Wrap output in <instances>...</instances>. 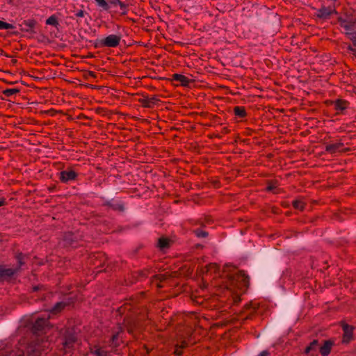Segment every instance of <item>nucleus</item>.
<instances>
[{
    "label": "nucleus",
    "instance_id": "nucleus-24",
    "mask_svg": "<svg viewBox=\"0 0 356 356\" xmlns=\"http://www.w3.org/2000/svg\"><path fill=\"white\" fill-rule=\"evenodd\" d=\"M109 207L111 208H112L113 210L118 211H123L124 209V205L122 203H115V204L109 203Z\"/></svg>",
    "mask_w": 356,
    "mask_h": 356
},
{
    "label": "nucleus",
    "instance_id": "nucleus-15",
    "mask_svg": "<svg viewBox=\"0 0 356 356\" xmlns=\"http://www.w3.org/2000/svg\"><path fill=\"white\" fill-rule=\"evenodd\" d=\"M307 203L303 198L296 199L292 202L293 207L298 211H303L305 208Z\"/></svg>",
    "mask_w": 356,
    "mask_h": 356
},
{
    "label": "nucleus",
    "instance_id": "nucleus-19",
    "mask_svg": "<svg viewBox=\"0 0 356 356\" xmlns=\"http://www.w3.org/2000/svg\"><path fill=\"white\" fill-rule=\"evenodd\" d=\"M234 113L238 118H243L247 115V112L243 106H235Z\"/></svg>",
    "mask_w": 356,
    "mask_h": 356
},
{
    "label": "nucleus",
    "instance_id": "nucleus-27",
    "mask_svg": "<svg viewBox=\"0 0 356 356\" xmlns=\"http://www.w3.org/2000/svg\"><path fill=\"white\" fill-rule=\"evenodd\" d=\"M15 26L12 24H9L0 20V29H13Z\"/></svg>",
    "mask_w": 356,
    "mask_h": 356
},
{
    "label": "nucleus",
    "instance_id": "nucleus-6",
    "mask_svg": "<svg viewBox=\"0 0 356 356\" xmlns=\"http://www.w3.org/2000/svg\"><path fill=\"white\" fill-rule=\"evenodd\" d=\"M330 103L334 105L337 114H343V111L348 108L349 103L348 101L342 99H338L335 101H331Z\"/></svg>",
    "mask_w": 356,
    "mask_h": 356
},
{
    "label": "nucleus",
    "instance_id": "nucleus-41",
    "mask_svg": "<svg viewBox=\"0 0 356 356\" xmlns=\"http://www.w3.org/2000/svg\"><path fill=\"white\" fill-rule=\"evenodd\" d=\"M90 75H92V76H95V75H94V72H90Z\"/></svg>",
    "mask_w": 356,
    "mask_h": 356
},
{
    "label": "nucleus",
    "instance_id": "nucleus-28",
    "mask_svg": "<svg viewBox=\"0 0 356 356\" xmlns=\"http://www.w3.org/2000/svg\"><path fill=\"white\" fill-rule=\"evenodd\" d=\"M118 338V333L115 334L112 336V337L109 341L110 346L115 347L118 346V342H117Z\"/></svg>",
    "mask_w": 356,
    "mask_h": 356
},
{
    "label": "nucleus",
    "instance_id": "nucleus-32",
    "mask_svg": "<svg viewBox=\"0 0 356 356\" xmlns=\"http://www.w3.org/2000/svg\"><path fill=\"white\" fill-rule=\"evenodd\" d=\"M86 12L83 10H79L75 13V16L76 17H83L85 16Z\"/></svg>",
    "mask_w": 356,
    "mask_h": 356
},
{
    "label": "nucleus",
    "instance_id": "nucleus-20",
    "mask_svg": "<svg viewBox=\"0 0 356 356\" xmlns=\"http://www.w3.org/2000/svg\"><path fill=\"white\" fill-rule=\"evenodd\" d=\"M23 24L27 28L26 31L33 29L36 25V21L33 19H29L23 22Z\"/></svg>",
    "mask_w": 356,
    "mask_h": 356
},
{
    "label": "nucleus",
    "instance_id": "nucleus-9",
    "mask_svg": "<svg viewBox=\"0 0 356 356\" xmlns=\"http://www.w3.org/2000/svg\"><path fill=\"white\" fill-rule=\"evenodd\" d=\"M319 349L318 341L316 339L313 340L309 346H307L305 350L306 354H310L312 356L314 355V354Z\"/></svg>",
    "mask_w": 356,
    "mask_h": 356
},
{
    "label": "nucleus",
    "instance_id": "nucleus-2",
    "mask_svg": "<svg viewBox=\"0 0 356 356\" xmlns=\"http://www.w3.org/2000/svg\"><path fill=\"white\" fill-rule=\"evenodd\" d=\"M223 271L227 276V292L232 296L234 302H238L241 294L244 293L248 286V277L243 272L229 265L224 266Z\"/></svg>",
    "mask_w": 356,
    "mask_h": 356
},
{
    "label": "nucleus",
    "instance_id": "nucleus-7",
    "mask_svg": "<svg viewBox=\"0 0 356 356\" xmlns=\"http://www.w3.org/2000/svg\"><path fill=\"white\" fill-rule=\"evenodd\" d=\"M159 102V99L156 96L148 97L143 96L142 98L138 99V102L140 103L144 108H153L154 105Z\"/></svg>",
    "mask_w": 356,
    "mask_h": 356
},
{
    "label": "nucleus",
    "instance_id": "nucleus-34",
    "mask_svg": "<svg viewBox=\"0 0 356 356\" xmlns=\"http://www.w3.org/2000/svg\"><path fill=\"white\" fill-rule=\"evenodd\" d=\"M17 262L19 263V266H21L24 264L22 255L19 254L17 257Z\"/></svg>",
    "mask_w": 356,
    "mask_h": 356
},
{
    "label": "nucleus",
    "instance_id": "nucleus-10",
    "mask_svg": "<svg viewBox=\"0 0 356 356\" xmlns=\"http://www.w3.org/2000/svg\"><path fill=\"white\" fill-rule=\"evenodd\" d=\"M334 11V10L331 8L323 7L318 10L316 15L319 18L327 19L332 13H333Z\"/></svg>",
    "mask_w": 356,
    "mask_h": 356
},
{
    "label": "nucleus",
    "instance_id": "nucleus-25",
    "mask_svg": "<svg viewBox=\"0 0 356 356\" xmlns=\"http://www.w3.org/2000/svg\"><path fill=\"white\" fill-rule=\"evenodd\" d=\"M76 238V236H74L73 234L68 233L65 236L64 239L67 243L72 244Z\"/></svg>",
    "mask_w": 356,
    "mask_h": 356
},
{
    "label": "nucleus",
    "instance_id": "nucleus-18",
    "mask_svg": "<svg viewBox=\"0 0 356 356\" xmlns=\"http://www.w3.org/2000/svg\"><path fill=\"white\" fill-rule=\"evenodd\" d=\"M91 353L95 356H109L108 351L97 346L91 348Z\"/></svg>",
    "mask_w": 356,
    "mask_h": 356
},
{
    "label": "nucleus",
    "instance_id": "nucleus-3",
    "mask_svg": "<svg viewBox=\"0 0 356 356\" xmlns=\"http://www.w3.org/2000/svg\"><path fill=\"white\" fill-rule=\"evenodd\" d=\"M121 36L118 35H109L104 39L97 41L95 47H117L120 42Z\"/></svg>",
    "mask_w": 356,
    "mask_h": 356
},
{
    "label": "nucleus",
    "instance_id": "nucleus-26",
    "mask_svg": "<svg viewBox=\"0 0 356 356\" xmlns=\"http://www.w3.org/2000/svg\"><path fill=\"white\" fill-rule=\"evenodd\" d=\"M97 5L105 10L109 9L108 3L105 0H95Z\"/></svg>",
    "mask_w": 356,
    "mask_h": 356
},
{
    "label": "nucleus",
    "instance_id": "nucleus-23",
    "mask_svg": "<svg viewBox=\"0 0 356 356\" xmlns=\"http://www.w3.org/2000/svg\"><path fill=\"white\" fill-rule=\"evenodd\" d=\"M46 24L47 25H52L54 26H57L58 25V22L57 17L53 15L50 16L47 20Z\"/></svg>",
    "mask_w": 356,
    "mask_h": 356
},
{
    "label": "nucleus",
    "instance_id": "nucleus-35",
    "mask_svg": "<svg viewBox=\"0 0 356 356\" xmlns=\"http://www.w3.org/2000/svg\"><path fill=\"white\" fill-rule=\"evenodd\" d=\"M6 204V199L5 197L0 198V207L4 206Z\"/></svg>",
    "mask_w": 356,
    "mask_h": 356
},
{
    "label": "nucleus",
    "instance_id": "nucleus-17",
    "mask_svg": "<svg viewBox=\"0 0 356 356\" xmlns=\"http://www.w3.org/2000/svg\"><path fill=\"white\" fill-rule=\"evenodd\" d=\"M333 343L331 341H325L323 346L319 347L320 352L323 356H327L330 352Z\"/></svg>",
    "mask_w": 356,
    "mask_h": 356
},
{
    "label": "nucleus",
    "instance_id": "nucleus-38",
    "mask_svg": "<svg viewBox=\"0 0 356 356\" xmlns=\"http://www.w3.org/2000/svg\"><path fill=\"white\" fill-rule=\"evenodd\" d=\"M268 352L267 350L262 351L260 354H259L257 356H268Z\"/></svg>",
    "mask_w": 356,
    "mask_h": 356
},
{
    "label": "nucleus",
    "instance_id": "nucleus-14",
    "mask_svg": "<svg viewBox=\"0 0 356 356\" xmlns=\"http://www.w3.org/2000/svg\"><path fill=\"white\" fill-rule=\"evenodd\" d=\"M343 146V144L342 143L328 144L325 146V151L330 154H334L338 150H339V149L341 148Z\"/></svg>",
    "mask_w": 356,
    "mask_h": 356
},
{
    "label": "nucleus",
    "instance_id": "nucleus-37",
    "mask_svg": "<svg viewBox=\"0 0 356 356\" xmlns=\"http://www.w3.org/2000/svg\"><path fill=\"white\" fill-rule=\"evenodd\" d=\"M213 219L212 218V217L211 216H205L204 221L206 222H209L210 221H213Z\"/></svg>",
    "mask_w": 356,
    "mask_h": 356
},
{
    "label": "nucleus",
    "instance_id": "nucleus-29",
    "mask_svg": "<svg viewBox=\"0 0 356 356\" xmlns=\"http://www.w3.org/2000/svg\"><path fill=\"white\" fill-rule=\"evenodd\" d=\"M267 191H273L274 193H278L277 186L271 183L268 184L266 189Z\"/></svg>",
    "mask_w": 356,
    "mask_h": 356
},
{
    "label": "nucleus",
    "instance_id": "nucleus-11",
    "mask_svg": "<svg viewBox=\"0 0 356 356\" xmlns=\"http://www.w3.org/2000/svg\"><path fill=\"white\" fill-rule=\"evenodd\" d=\"M356 24V19L353 22H347L346 20L340 21V25L349 33H356L354 31V26Z\"/></svg>",
    "mask_w": 356,
    "mask_h": 356
},
{
    "label": "nucleus",
    "instance_id": "nucleus-44",
    "mask_svg": "<svg viewBox=\"0 0 356 356\" xmlns=\"http://www.w3.org/2000/svg\"><path fill=\"white\" fill-rule=\"evenodd\" d=\"M177 354L180 355V353L178 352V350H176Z\"/></svg>",
    "mask_w": 356,
    "mask_h": 356
},
{
    "label": "nucleus",
    "instance_id": "nucleus-8",
    "mask_svg": "<svg viewBox=\"0 0 356 356\" xmlns=\"http://www.w3.org/2000/svg\"><path fill=\"white\" fill-rule=\"evenodd\" d=\"M343 331V342L348 343L352 339L353 327L347 324H343L342 325Z\"/></svg>",
    "mask_w": 356,
    "mask_h": 356
},
{
    "label": "nucleus",
    "instance_id": "nucleus-33",
    "mask_svg": "<svg viewBox=\"0 0 356 356\" xmlns=\"http://www.w3.org/2000/svg\"><path fill=\"white\" fill-rule=\"evenodd\" d=\"M247 309H250L251 312H254L257 309V307L255 305H253L252 304L247 305Z\"/></svg>",
    "mask_w": 356,
    "mask_h": 356
},
{
    "label": "nucleus",
    "instance_id": "nucleus-5",
    "mask_svg": "<svg viewBox=\"0 0 356 356\" xmlns=\"http://www.w3.org/2000/svg\"><path fill=\"white\" fill-rule=\"evenodd\" d=\"M78 174L73 170H63L59 174V179L63 183H67L70 181L76 180Z\"/></svg>",
    "mask_w": 356,
    "mask_h": 356
},
{
    "label": "nucleus",
    "instance_id": "nucleus-22",
    "mask_svg": "<svg viewBox=\"0 0 356 356\" xmlns=\"http://www.w3.org/2000/svg\"><path fill=\"white\" fill-rule=\"evenodd\" d=\"M42 286H40V285L34 286L33 287V292L38 293V298L43 300V299H44V293L42 290Z\"/></svg>",
    "mask_w": 356,
    "mask_h": 356
},
{
    "label": "nucleus",
    "instance_id": "nucleus-43",
    "mask_svg": "<svg viewBox=\"0 0 356 356\" xmlns=\"http://www.w3.org/2000/svg\"><path fill=\"white\" fill-rule=\"evenodd\" d=\"M177 354L180 355V353L178 352V350H176Z\"/></svg>",
    "mask_w": 356,
    "mask_h": 356
},
{
    "label": "nucleus",
    "instance_id": "nucleus-36",
    "mask_svg": "<svg viewBox=\"0 0 356 356\" xmlns=\"http://www.w3.org/2000/svg\"><path fill=\"white\" fill-rule=\"evenodd\" d=\"M120 0H108V2L114 6H117L118 3H120Z\"/></svg>",
    "mask_w": 356,
    "mask_h": 356
},
{
    "label": "nucleus",
    "instance_id": "nucleus-31",
    "mask_svg": "<svg viewBox=\"0 0 356 356\" xmlns=\"http://www.w3.org/2000/svg\"><path fill=\"white\" fill-rule=\"evenodd\" d=\"M118 5L120 6V9L122 10V15H127V5L120 1V3H118Z\"/></svg>",
    "mask_w": 356,
    "mask_h": 356
},
{
    "label": "nucleus",
    "instance_id": "nucleus-1",
    "mask_svg": "<svg viewBox=\"0 0 356 356\" xmlns=\"http://www.w3.org/2000/svg\"><path fill=\"white\" fill-rule=\"evenodd\" d=\"M66 305L58 302L42 316H31L21 323L19 338L6 339L0 343V356H46L48 342L44 334L50 329L47 318L59 313Z\"/></svg>",
    "mask_w": 356,
    "mask_h": 356
},
{
    "label": "nucleus",
    "instance_id": "nucleus-13",
    "mask_svg": "<svg viewBox=\"0 0 356 356\" xmlns=\"http://www.w3.org/2000/svg\"><path fill=\"white\" fill-rule=\"evenodd\" d=\"M170 241L169 238L161 236L158 239L157 247L161 251H165L170 247Z\"/></svg>",
    "mask_w": 356,
    "mask_h": 356
},
{
    "label": "nucleus",
    "instance_id": "nucleus-30",
    "mask_svg": "<svg viewBox=\"0 0 356 356\" xmlns=\"http://www.w3.org/2000/svg\"><path fill=\"white\" fill-rule=\"evenodd\" d=\"M195 232L196 236L200 238H204L208 236V232L203 230L197 229Z\"/></svg>",
    "mask_w": 356,
    "mask_h": 356
},
{
    "label": "nucleus",
    "instance_id": "nucleus-39",
    "mask_svg": "<svg viewBox=\"0 0 356 356\" xmlns=\"http://www.w3.org/2000/svg\"><path fill=\"white\" fill-rule=\"evenodd\" d=\"M213 268L215 271L219 270V267L217 266L216 265H213Z\"/></svg>",
    "mask_w": 356,
    "mask_h": 356
},
{
    "label": "nucleus",
    "instance_id": "nucleus-21",
    "mask_svg": "<svg viewBox=\"0 0 356 356\" xmlns=\"http://www.w3.org/2000/svg\"><path fill=\"white\" fill-rule=\"evenodd\" d=\"M19 92H20V90L17 88H8V89H6V90H3L2 93L6 97H9L12 95L19 93Z\"/></svg>",
    "mask_w": 356,
    "mask_h": 356
},
{
    "label": "nucleus",
    "instance_id": "nucleus-42",
    "mask_svg": "<svg viewBox=\"0 0 356 356\" xmlns=\"http://www.w3.org/2000/svg\"><path fill=\"white\" fill-rule=\"evenodd\" d=\"M177 354L180 355V353L178 352V350H176Z\"/></svg>",
    "mask_w": 356,
    "mask_h": 356
},
{
    "label": "nucleus",
    "instance_id": "nucleus-16",
    "mask_svg": "<svg viewBox=\"0 0 356 356\" xmlns=\"http://www.w3.org/2000/svg\"><path fill=\"white\" fill-rule=\"evenodd\" d=\"M172 77L175 81L180 82L181 84L184 86H187L189 84V79L184 75L174 74Z\"/></svg>",
    "mask_w": 356,
    "mask_h": 356
},
{
    "label": "nucleus",
    "instance_id": "nucleus-12",
    "mask_svg": "<svg viewBox=\"0 0 356 356\" xmlns=\"http://www.w3.org/2000/svg\"><path fill=\"white\" fill-rule=\"evenodd\" d=\"M17 271V269L6 268L0 266V280L12 277Z\"/></svg>",
    "mask_w": 356,
    "mask_h": 356
},
{
    "label": "nucleus",
    "instance_id": "nucleus-4",
    "mask_svg": "<svg viewBox=\"0 0 356 356\" xmlns=\"http://www.w3.org/2000/svg\"><path fill=\"white\" fill-rule=\"evenodd\" d=\"M63 337V347L67 349H70L74 347V344L76 342V336L74 334V333L70 330H67L63 332V333H61Z\"/></svg>",
    "mask_w": 356,
    "mask_h": 356
},
{
    "label": "nucleus",
    "instance_id": "nucleus-40",
    "mask_svg": "<svg viewBox=\"0 0 356 356\" xmlns=\"http://www.w3.org/2000/svg\"><path fill=\"white\" fill-rule=\"evenodd\" d=\"M127 330L129 332H132V328L129 325H127Z\"/></svg>",
    "mask_w": 356,
    "mask_h": 356
}]
</instances>
